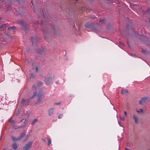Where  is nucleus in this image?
<instances>
[{
	"mask_svg": "<svg viewBox=\"0 0 150 150\" xmlns=\"http://www.w3.org/2000/svg\"><path fill=\"white\" fill-rule=\"evenodd\" d=\"M147 98L146 97H143L141 98V100L139 101V103L142 105H143L145 103L147 100Z\"/></svg>",
	"mask_w": 150,
	"mask_h": 150,
	"instance_id": "423d86ee",
	"label": "nucleus"
},
{
	"mask_svg": "<svg viewBox=\"0 0 150 150\" xmlns=\"http://www.w3.org/2000/svg\"><path fill=\"white\" fill-rule=\"evenodd\" d=\"M42 12L43 13V14H44V13H43V10H42Z\"/></svg>",
	"mask_w": 150,
	"mask_h": 150,
	"instance_id": "e433bc0d",
	"label": "nucleus"
},
{
	"mask_svg": "<svg viewBox=\"0 0 150 150\" xmlns=\"http://www.w3.org/2000/svg\"><path fill=\"white\" fill-rule=\"evenodd\" d=\"M124 114H125V116H126V115H127L126 112V111H124Z\"/></svg>",
	"mask_w": 150,
	"mask_h": 150,
	"instance_id": "2f4dec72",
	"label": "nucleus"
},
{
	"mask_svg": "<svg viewBox=\"0 0 150 150\" xmlns=\"http://www.w3.org/2000/svg\"><path fill=\"white\" fill-rule=\"evenodd\" d=\"M62 114H60L58 116V118L59 119H60L61 118V117L62 115Z\"/></svg>",
	"mask_w": 150,
	"mask_h": 150,
	"instance_id": "393cba45",
	"label": "nucleus"
},
{
	"mask_svg": "<svg viewBox=\"0 0 150 150\" xmlns=\"http://www.w3.org/2000/svg\"><path fill=\"white\" fill-rule=\"evenodd\" d=\"M10 150H12V149H10Z\"/></svg>",
	"mask_w": 150,
	"mask_h": 150,
	"instance_id": "a19ab883",
	"label": "nucleus"
},
{
	"mask_svg": "<svg viewBox=\"0 0 150 150\" xmlns=\"http://www.w3.org/2000/svg\"><path fill=\"white\" fill-rule=\"evenodd\" d=\"M34 77H35L34 75L33 74H30V79H33L34 78Z\"/></svg>",
	"mask_w": 150,
	"mask_h": 150,
	"instance_id": "aec40b11",
	"label": "nucleus"
},
{
	"mask_svg": "<svg viewBox=\"0 0 150 150\" xmlns=\"http://www.w3.org/2000/svg\"><path fill=\"white\" fill-rule=\"evenodd\" d=\"M29 136H30V135L28 134L27 135V137H26V139L25 140V141H26L28 139V138L29 137Z\"/></svg>",
	"mask_w": 150,
	"mask_h": 150,
	"instance_id": "a878e982",
	"label": "nucleus"
},
{
	"mask_svg": "<svg viewBox=\"0 0 150 150\" xmlns=\"http://www.w3.org/2000/svg\"><path fill=\"white\" fill-rule=\"evenodd\" d=\"M28 122V121L27 120H25V123H27Z\"/></svg>",
	"mask_w": 150,
	"mask_h": 150,
	"instance_id": "f704fd0d",
	"label": "nucleus"
},
{
	"mask_svg": "<svg viewBox=\"0 0 150 150\" xmlns=\"http://www.w3.org/2000/svg\"><path fill=\"white\" fill-rule=\"evenodd\" d=\"M133 118L134 120V122L136 123H137L139 122V120L137 117L135 116L134 115H133Z\"/></svg>",
	"mask_w": 150,
	"mask_h": 150,
	"instance_id": "9d476101",
	"label": "nucleus"
},
{
	"mask_svg": "<svg viewBox=\"0 0 150 150\" xmlns=\"http://www.w3.org/2000/svg\"><path fill=\"white\" fill-rule=\"evenodd\" d=\"M137 112L138 113L142 112H143V110L142 109H140L139 110H137Z\"/></svg>",
	"mask_w": 150,
	"mask_h": 150,
	"instance_id": "4be33fe9",
	"label": "nucleus"
},
{
	"mask_svg": "<svg viewBox=\"0 0 150 150\" xmlns=\"http://www.w3.org/2000/svg\"><path fill=\"white\" fill-rule=\"evenodd\" d=\"M16 28L15 26H11L7 28V30H12Z\"/></svg>",
	"mask_w": 150,
	"mask_h": 150,
	"instance_id": "f3484780",
	"label": "nucleus"
},
{
	"mask_svg": "<svg viewBox=\"0 0 150 150\" xmlns=\"http://www.w3.org/2000/svg\"><path fill=\"white\" fill-rule=\"evenodd\" d=\"M125 150H132L130 149H129L128 148H125Z\"/></svg>",
	"mask_w": 150,
	"mask_h": 150,
	"instance_id": "7c9ffc66",
	"label": "nucleus"
},
{
	"mask_svg": "<svg viewBox=\"0 0 150 150\" xmlns=\"http://www.w3.org/2000/svg\"><path fill=\"white\" fill-rule=\"evenodd\" d=\"M54 78V76L51 73H48L45 77V84L46 85L50 84V81L53 79Z\"/></svg>",
	"mask_w": 150,
	"mask_h": 150,
	"instance_id": "f257e3e1",
	"label": "nucleus"
},
{
	"mask_svg": "<svg viewBox=\"0 0 150 150\" xmlns=\"http://www.w3.org/2000/svg\"><path fill=\"white\" fill-rule=\"evenodd\" d=\"M54 108H51L48 110V112L49 116H51L53 114L54 112Z\"/></svg>",
	"mask_w": 150,
	"mask_h": 150,
	"instance_id": "1a4fd4ad",
	"label": "nucleus"
},
{
	"mask_svg": "<svg viewBox=\"0 0 150 150\" xmlns=\"http://www.w3.org/2000/svg\"><path fill=\"white\" fill-rule=\"evenodd\" d=\"M32 144V142H29L23 147V150H28L31 147Z\"/></svg>",
	"mask_w": 150,
	"mask_h": 150,
	"instance_id": "20e7f679",
	"label": "nucleus"
},
{
	"mask_svg": "<svg viewBox=\"0 0 150 150\" xmlns=\"http://www.w3.org/2000/svg\"><path fill=\"white\" fill-rule=\"evenodd\" d=\"M150 11V10H148V11H147V12H149Z\"/></svg>",
	"mask_w": 150,
	"mask_h": 150,
	"instance_id": "c9c22d12",
	"label": "nucleus"
},
{
	"mask_svg": "<svg viewBox=\"0 0 150 150\" xmlns=\"http://www.w3.org/2000/svg\"><path fill=\"white\" fill-rule=\"evenodd\" d=\"M22 127V126L18 127H15L14 126H13L12 128L14 129H17L21 128Z\"/></svg>",
	"mask_w": 150,
	"mask_h": 150,
	"instance_id": "412c9836",
	"label": "nucleus"
},
{
	"mask_svg": "<svg viewBox=\"0 0 150 150\" xmlns=\"http://www.w3.org/2000/svg\"><path fill=\"white\" fill-rule=\"evenodd\" d=\"M4 38L3 40H4L5 42H7L10 40L11 39L10 36L8 34L4 33L3 37Z\"/></svg>",
	"mask_w": 150,
	"mask_h": 150,
	"instance_id": "39448f33",
	"label": "nucleus"
},
{
	"mask_svg": "<svg viewBox=\"0 0 150 150\" xmlns=\"http://www.w3.org/2000/svg\"><path fill=\"white\" fill-rule=\"evenodd\" d=\"M38 121V120L36 119L35 118L33 120V121L31 123V125H34L35 124V123L37 122Z\"/></svg>",
	"mask_w": 150,
	"mask_h": 150,
	"instance_id": "dca6fc26",
	"label": "nucleus"
},
{
	"mask_svg": "<svg viewBox=\"0 0 150 150\" xmlns=\"http://www.w3.org/2000/svg\"><path fill=\"white\" fill-rule=\"evenodd\" d=\"M78 0H73L74 1V3H76V1H77Z\"/></svg>",
	"mask_w": 150,
	"mask_h": 150,
	"instance_id": "473e14b6",
	"label": "nucleus"
},
{
	"mask_svg": "<svg viewBox=\"0 0 150 150\" xmlns=\"http://www.w3.org/2000/svg\"><path fill=\"white\" fill-rule=\"evenodd\" d=\"M25 131H23L21 133V135L19 137H18L20 139H21V138H22L24 136L25 134Z\"/></svg>",
	"mask_w": 150,
	"mask_h": 150,
	"instance_id": "4468645a",
	"label": "nucleus"
},
{
	"mask_svg": "<svg viewBox=\"0 0 150 150\" xmlns=\"http://www.w3.org/2000/svg\"><path fill=\"white\" fill-rule=\"evenodd\" d=\"M35 87V86H34H34H33V87Z\"/></svg>",
	"mask_w": 150,
	"mask_h": 150,
	"instance_id": "4c0bfd02",
	"label": "nucleus"
},
{
	"mask_svg": "<svg viewBox=\"0 0 150 150\" xmlns=\"http://www.w3.org/2000/svg\"><path fill=\"white\" fill-rule=\"evenodd\" d=\"M43 140V141H45V140Z\"/></svg>",
	"mask_w": 150,
	"mask_h": 150,
	"instance_id": "ea45409f",
	"label": "nucleus"
},
{
	"mask_svg": "<svg viewBox=\"0 0 150 150\" xmlns=\"http://www.w3.org/2000/svg\"><path fill=\"white\" fill-rule=\"evenodd\" d=\"M120 44L122 45H124V43L122 42H120Z\"/></svg>",
	"mask_w": 150,
	"mask_h": 150,
	"instance_id": "c756f323",
	"label": "nucleus"
},
{
	"mask_svg": "<svg viewBox=\"0 0 150 150\" xmlns=\"http://www.w3.org/2000/svg\"><path fill=\"white\" fill-rule=\"evenodd\" d=\"M37 94V92H35L32 95L31 97L28 100H27L26 101H25V100L24 99H22L21 102V103L23 105L25 106L29 102L30 100L33 99L34 97H35Z\"/></svg>",
	"mask_w": 150,
	"mask_h": 150,
	"instance_id": "f03ea898",
	"label": "nucleus"
},
{
	"mask_svg": "<svg viewBox=\"0 0 150 150\" xmlns=\"http://www.w3.org/2000/svg\"><path fill=\"white\" fill-rule=\"evenodd\" d=\"M150 150V149H149V150Z\"/></svg>",
	"mask_w": 150,
	"mask_h": 150,
	"instance_id": "79ce46f5",
	"label": "nucleus"
},
{
	"mask_svg": "<svg viewBox=\"0 0 150 150\" xmlns=\"http://www.w3.org/2000/svg\"><path fill=\"white\" fill-rule=\"evenodd\" d=\"M37 51L39 53L41 54H43L45 52L46 50L45 49L41 48L39 50H38Z\"/></svg>",
	"mask_w": 150,
	"mask_h": 150,
	"instance_id": "6e6552de",
	"label": "nucleus"
},
{
	"mask_svg": "<svg viewBox=\"0 0 150 150\" xmlns=\"http://www.w3.org/2000/svg\"><path fill=\"white\" fill-rule=\"evenodd\" d=\"M142 52L144 53H145L146 52V50H142Z\"/></svg>",
	"mask_w": 150,
	"mask_h": 150,
	"instance_id": "cd10ccee",
	"label": "nucleus"
},
{
	"mask_svg": "<svg viewBox=\"0 0 150 150\" xmlns=\"http://www.w3.org/2000/svg\"><path fill=\"white\" fill-rule=\"evenodd\" d=\"M21 118L22 119H21V122H22V121L23 120V117H22Z\"/></svg>",
	"mask_w": 150,
	"mask_h": 150,
	"instance_id": "72a5a7b5",
	"label": "nucleus"
},
{
	"mask_svg": "<svg viewBox=\"0 0 150 150\" xmlns=\"http://www.w3.org/2000/svg\"><path fill=\"white\" fill-rule=\"evenodd\" d=\"M9 122L12 125H13L15 124V121L11 119H9Z\"/></svg>",
	"mask_w": 150,
	"mask_h": 150,
	"instance_id": "6ab92c4d",
	"label": "nucleus"
},
{
	"mask_svg": "<svg viewBox=\"0 0 150 150\" xmlns=\"http://www.w3.org/2000/svg\"><path fill=\"white\" fill-rule=\"evenodd\" d=\"M38 98L37 99V102H36V104H38L41 102L43 95V92L42 91L39 92L38 93Z\"/></svg>",
	"mask_w": 150,
	"mask_h": 150,
	"instance_id": "7ed1b4c3",
	"label": "nucleus"
},
{
	"mask_svg": "<svg viewBox=\"0 0 150 150\" xmlns=\"http://www.w3.org/2000/svg\"><path fill=\"white\" fill-rule=\"evenodd\" d=\"M61 102H59L57 103H55L54 104V105H59L61 104Z\"/></svg>",
	"mask_w": 150,
	"mask_h": 150,
	"instance_id": "b1692460",
	"label": "nucleus"
},
{
	"mask_svg": "<svg viewBox=\"0 0 150 150\" xmlns=\"http://www.w3.org/2000/svg\"><path fill=\"white\" fill-rule=\"evenodd\" d=\"M8 25V23H5L2 25L0 26V29L4 28H5L7 27Z\"/></svg>",
	"mask_w": 150,
	"mask_h": 150,
	"instance_id": "ddd939ff",
	"label": "nucleus"
},
{
	"mask_svg": "<svg viewBox=\"0 0 150 150\" xmlns=\"http://www.w3.org/2000/svg\"><path fill=\"white\" fill-rule=\"evenodd\" d=\"M31 41L33 45H35L37 43L36 38L35 37H32L31 38Z\"/></svg>",
	"mask_w": 150,
	"mask_h": 150,
	"instance_id": "0eeeda50",
	"label": "nucleus"
},
{
	"mask_svg": "<svg viewBox=\"0 0 150 150\" xmlns=\"http://www.w3.org/2000/svg\"><path fill=\"white\" fill-rule=\"evenodd\" d=\"M4 150H6V149H4Z\"/></svg>",
	"mask_w": 150,
	"mask_h": 150,
	"instance_id": "58836bf2",
	"label": "nucleus"
},
{
	"mask_svg": "<svg viewBox=\"0 0 150 150\" xmlns=\"http://www.w3.org/2000/svg\"><path fill=\"white\" fill-rule=\"evenodd\" d=\"M47 144L48 145H49L51 143V141L50 140L49 138H47Z\"/></svg>",
	"mask_w": 150,
	"mask_h": 150,
	"instance_id": "a211bd4d",
	"label": "nucleus"
},
{
	"mask_svg": "<svg viewBox=\"0 0 150 150\" xmlns=\"http://www.w3.org/2000/svg\"><path fill=\"white\" fill-rule=\"evenodd\" d=\"M11 139L14 142L20 140V139L18 137L17 138H16L12 136L11 137Z\"/></svg>",
	"mask_w": 150,
	"mask_h": 150,
	"instance_id": "9b49d317",
	"label": "nucleus"
},
{
	"mask_svg": "<svg viewBox=\"0 0 150 150\" xmlns=\"http://www.w3.org/2000/svg\"><path fill=\"white\" fill-rule=\"evenodd\" d=\"M120 118L121 120L124 121L125 120V118L123 117H120Z\"/></svg>",
	"mask_w": 150,
	"mask_h": 150,
	"instance_id": "5701e85b",
	"label": "nucleus"
},
{
	"mask_svg": "<svg viewBox=\"0 0 150 150\" xmlns=\"http://www.w3.org/2000/svg\"><path fill=\"white\" fill-rule=\"evenodd\" d=\"M128 93L127 90L122 89L121 91V93L122 94L124 95Z\"/></svg>",
	"mask_w": 150,
	"mask_h": 150,
	"instance_id": "f8f14e48",
	"label": "nucleus"
},
{
	"mask_svg": "<svg viewBox=\"0 0 150 150\" xmlns=\"http://www.w3.org/2000/svg\"><path fill=\"white\" fill-rule=\"evenodd\" d=\"M13 148L14 149H16L17 148V145L16 143H14L12 146Z\"/></svg>",
	"mask_w": 150,
	"mask_h": 150,
	"instance_id": "2eb2a0df",
	"label": "nucleus"
},
{
	"mask_svg": "<svg viewBox=\"0 0 150 150\" xmlns=\"http://www.w3.org/2000/svg\"><path fill=\"white\" fill-rule=\"evenodd\" d=\"M36 71L37 72H38V68L37 67H36Z\"/></svg>",
	"mask_w": 150,
	"mask_h": 150,
	"instance_id": "bb28decb",
	"label": "nucleus"
},
{
	"mask_svg": "<svg viewBox=\"0 0 150 150\" xmlns=\"http://www.w3.org/2000/svg\"><path fill=\"white\" fill-rule=\"evenodd\" d=\"M85 26L87 28H89V26L88 24H86Z\"/></svg>",
	"mask_w": 150,
	"mask_h": 150,
	"instance_id": "c85d7f7f",
	"label": "nucleus"
}]
</instances>
